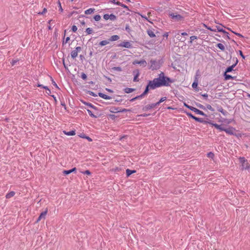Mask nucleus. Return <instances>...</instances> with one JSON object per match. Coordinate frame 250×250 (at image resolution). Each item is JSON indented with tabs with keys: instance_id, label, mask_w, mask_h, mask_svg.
Returning a JSON list of instances; mask_svg holds the SVG:
<instances>
[{
	"instance_id": "f257e3e1",
	"label": "nucleus",
	"mask_w": 250,
	"mask_h": 250,
	"mask_svg": "<svg viewBox=\"0 0 250 250\" xmlns=\"http://www.w3.org/2000/svg\"><path fill=\"white\" fill-rule=\"evenodd\" d=\"M151 81L156 88L163 86H169L170 83L174 82V80L166 76L163 72L158 74L157 78Z\"/></svg>"
},
{
	"instance_id": "f03ea898",
	"label": "nucleus",
	"mask_w": 250,
	"mask_h": 250,
	"mask_svg": "<svg viewBox=\"0 0 250 250\" xmlns=\"http://www.w3.org/2000/svg\"><path fill=\"white\" fill-rule=\"evenodd\" d=\"M156 88L155 87L152 81L151 80H149L148 81L147 84H146V85L145 87V90L141 94L144 97L146 95L149 93V91L150 89L154 90Z\"/></svg>"
},
{
	"instance_id": "7ed1b4c3",
	"label": "nucleus",
	"mask_w": 250,
	"mask_h": 250,
	"mask_svg": "<svg viewBox=\"0 0 250 250\" xmlns=\"http://www.w3.org/2000/svg\"><path fill=\"white\" fill-rule=\"evenodd\" d=\"M168 16L171 19L176 21H179L184 19V17L178 14L177 13L169 12Z\"/></svg>"
},
{
	"instance_id": "20e7f679",
	"label": "nucleus",
	"mask_w": 250,
	"mask_h": 250,
	"mask_svg": "<svg viewBox=\"0 0 250 250\" xmlns=\"http://www.w3.org/2000/svg\"><path fill=\"white\" fill-rule=\"evenodd\" d=\"M236 131L235 128L232 126H229L228 128H225L224 131L226 132V133L230 135H234L237 137H241V134H236L235 131Z\"/></svg>"
},
{
	"instance_id": "39448f33",
	"label": "nucleus",
	"mask_w": 250,
	"mask_h": 250,
	"mask_svg": "<svg viewBox=\"0 0 250 250\" xmlns=\"http://www.w3.org/2000/svg\"><path fill=\"white\" fill-rule=\"evenodd\" d=\"M150 63H151L150 69L152 70H158L161 66V63H160V61H157L156 60H151L150 61Z\"/></svg>"
},
{
	"instance_id": "423d86ee",
	"label": "nucleus",
	"mask_w": 250,
	"mask_h": 250,
	"mask_svg": "<svg viewBox=\"0 0 250 250\" xmlns=\"http://www.w3.org/2000/svg\"><path fill=\"white\" fill-rule=\"evenodd\" d=\"M103 18L105 20H110L112 21H114L116 20L117 17L113 14H111L110 15H109L108 14H105L103 16Z\"/></svg>"
},
{
	"instance_id": "0eeeda50",
	"label": "nucleus",
	"mask_w": 250,
	"mask_h": 250,
	"mask_svg": "<svg viewBox=\"0 0 250 250\" xmlns=\"http://www.w3.org/2000/svg\"><path fill=\"white\" fill-rule=\"evenodd\" d=\"M119 47H124L127 48H131L132 47V44L128 41H124L118 45Z\"/></svg>"
},
{
	"instance_id": "6e6552de",
	"label": "nucleus",
	"mask_w": 250,
	"mask_h": 250,
	"mask_svg": "<svg viewBox=\"0 0 250 250\" xmlns=\"http://www.w3.org/2000/svg\"><path fill=\"white\" fill-rule=\"evenodd\" d=\"M132 63L134 65L140 64L141 66H142L143 67H146L147 65V62L146 61H145L144 59H142L140 61L135 60Z\"/></svg>"
},
{
	"instance_id": "1a4fd4ad",
	"label": "nucleus",
	"mask_w": 250,
	"mask_h": 250,
	"mask_svg": "<svg viewBox=\"0 0 250 250\" xmlns=\"http://www.w3.org/2000/svg\"><path fill=\"white\" fill-rule=\"evenodd\" d=\"M48 212V209L47 208H46L45 210L43 212H42L39 216L38 217V219L36 221V223H38L39 221H40L42 219H45V216L47 214Z\"/></svg>"
},
{
	"instance_id": "9d476101",
	"label": "nucleus",
	"mask_w": 250,
	"mask_h": 250,
	"mask_svg": "<svg viewBox=\"0 0 250 250\" xmlns=\"http://www.w3.org/2000/svg\"><path fill=\"white\" fill-rule=\"evenodd\" d=\"M156 104H155V103L149 104L143 106L142 108V110L143 111H147L151 109L152 108H154Z\"/></svg>"
},
{
	"instance_id": "9b49d317",
	"label": "nucleus",
	"mask_w": 250,
	"mask_h": 250,
	"mask_svg": "<svg viewBox=\"0 0 250 250\" xmlns=\"http://www.w3.org/2000/svg\"><path fill=\"white\" fill-rule=\"evenodd\" d=\"M81 102L84 104L89 106V107L93 109L94 110L97 111L99 110L98 108L90 103L87 102L83 100H81Z\"/></svg>"
},
{
	"instance_id": "f8f14e48",
	"label": "nucleus",
	"mask_w": 250,
	"mask_h": 250,
	"mask_svg": "<svg viewBox=\"0 0 250 250\" xmlns=\"http://www.w3.org/2000/svg\"><path fill=\"white\" fill-rule=\"evenodd\" d=\"M192 111H193L195 112L196 114H198L200 115L203 116L204 117H208V115L204 113L202 111L193 107V108H192Z\"/></svg>"
},
{
	"instance_id": "ddd939ff",
	"label": "nucleus",
	"mask_w": 250,
	"mask_h": 250,
	"mask_svg": "<svg viewBox=\"0 0 250 250\" xmlns=\"http://www.w3.org/2000/svg\"><path fill=\"white\" fill-rule=\"evenodd\" d=\"M77 171L76 167H74L69 170H64L62 171V173L64 175H68L72 172L76 173Z\"/></svg>"
},
{
	"instance_id": "4468645a",
	"label": "nucleus",
	"mask_w": 250,
	"mask_h": 250,
	"mask_svg": "<svg viewBox=\"0 0 250 250\" xmlns=\"http://www.w3.org/2000/svg\"><path fill=\"white\" fill-rule=\"evenodd\" d=\"M98 95L99 97H100L101 98L104 99H105V100H109V99H111L112 98H114L115 97L113 96V97H111V96H109L107 95H106L105 94H104L102 92H99L98 93Z\"/></svg>"
},
{
	"instance_id": "2eb2a0df",
	"label": "nucleus",
	"mask_w": 250,
	"mask_h": 250,
	"mask_svg": "<svg viewBox=\"0 0 250 250\" xmlns=\"http://www.w3.org/2000/svg\"><path fill=\"white\" fill-rule=\"evenodd\" d=\"M133 73L134 75V78H133V81L134 82H138L139 81L138 77L140 75L139 70L138 69H136L133 71Z\"/></svg>"
},
{
	"instance_id": "dca6fc26",
	"label": "nucleus",
	"mask_w": 250,
	"mask_h": 250,
	"mask_svg": "<svg viewBox=\"0 0 250 250\" xmlns=\"http://www.w3.org/2000/svg\"><path fill=\"white\" fill-rule=\"evenodd\" d=\"M223 76L225 80H235L236 78V76H232L228 74L227 73H226L225 72H224Z\"/></svg>"
},
{
	"instance_id": "f3484780",
	"label": "nucleus",
	"mask_w": 250,
	"mask_h": 250,
	"mask_svg": "<svg viewBox=\"0 0 250 250\" xmlns=\"http://www.w3.org/2000/svg\"><path fill=\"white\" fill-rule=\"evenodd\" d=\"M198 80L196 77L194 82H193L192 84V87L193 89H194L196 91H199V88H198Z\"/></svg>"
},
{
	"instance_id": "a211bd4d",
	"label": "nucleus",
	"mask_w": 250,
	"mask_h": 250,
	"mask_svg": "<svg viewBox=\"0 0 250 250\" xmlns=\"http://www.w3.org/2000/svg\"><path fill=\"white\" fill-rule=\"evenodd\" d=\"M63 133L64 134L67 136H74L76 134V130H72L69 131H67L66 130H63Z\"/></svg>"
},
{
	"instance_id": "6ab92c4d",
	"label": "nucleus",
	"mask_w": 250,
	"mask_h": 250,
	"mask_svg": "<svg viewBox=\"0 0 250 250\" xmlns=\"http://www.w3.org/2000/svg\"><path fill=\"white\" fill-rule=\"evenodd\" d=\"M87 111L88 113L89 116L93 118H97L98 117L101 116V114L97 113V115L94 114L92 112L88 109H87Z\"/></svg>"
},
{
	"instance_id": "aec40b11",
	"label": "nucleus",
	"mask_w": 250,
	"mask_h": 250,
	"mask_svg": "<svg viewBox=\"0 0 250 250\" xmlns=\"http://www.w3.org/2000/svg\"><path fill=\"white\" fill-rule=\"evenodd\" d=\"M109 111L113 113H118L119 112V107L115 106L111 107L109 109Z\"/></svg>"
},
{
	"instance_id": "412c9836",
	"label": "nucleus",
	"mask_w": 250,
	"mask_h": 250,
	"mask_svg": "<svg viewBox=\"0 0 250 250\" xmlns=\"http://www.w3.org/2000/svg\"><path fill=\"white\" fill-rule=\"evenodd\" d=\"M214 29H215V32H222L223 33H227V32L226 31H225L223 28H221L219 26H216Z\"/></svg>"
},
{
	"instance_id": "4be33fe9",
	"label": "nucleus",
	"mask_w": 250,
	"mask_h": 250,
	"mask_svg": "<svg viewBox=\"0 0 250 250\" xmlns=\"http://www.w3.org/2000/svg\"><path fill=\"white\" fill-rule=\"evenodd\" d=\"M136 172V170H131L128 168L126 169V177H129L132 174L135 173Z\"/></svg>"
},
{
	"instance_id": "5701e85b",
	"label": "nucleus",
	"mask_w": 250,
	"mask_h": 250,
	"mask_svg": "<svg viewBox=\"0 0 250 250\" xmlns=\"http://www.w3.org/2000/svg\"><path fill=\"white\" fill-rule=\"evenodd\" d=\"M120 39V37L118 35H115L111 36V37L108 39L109 42H113L117 41Z\"/></svg>"
},
{
	"instance_id": "b1692460",
	"label": "nucleus",
	"mask_w": 250,
	"mask_h": 250,
	"mask_svg": "<svg viewBox=\"0 0 250 250\" xmlns=\"http://www.w3.org/2000/svg\"><path fill=\"white\" fill-rule=\"evenodd\" d=\"M143 98H144L142 94H141L140 95H138V96H136V97L131 99L129 100V101L130 102H133L135 101V100L142 99Z\"/></svg>"
},
{
	"instance_id": "393cba45",
	"label": "nucleus",
	"mask_w": 250,
	"mask_h": 250,
	"mask_svg": "<svg viewBox=\"0 0 250 250\" xmlns=\"http://www.w3.org/2000/svg\"><path fill=\"white\" fill-rule=\"evenodd\" d=\"M15 194V192L14 191H11L6 194L5 197L7 199H9L13 197Z\"/></svg>"
},
{
	"instance_id": "a878e982",
	"label": "nucleus",
	"mask_w": 250,
	"mask_h": 250,
	"mask_svg": "<svg viewBox=\"0 0 250 250\" xmlns=\"http://www.w3.org/2000/svg\"><path fill=\"white\" fill-rule=\"evenodd\" d=\"M135 90V88L126 87L124 89V91L126 93H130Z\"/></svg>"
},
{
	"instance_id": "bb28decb",
	"label": "nucleus",
	"mask_w": 250,
	"mask_h": 250,
	"mask_svg": "<svg viewBox=\"0 0 250 250\" xmlns=\"http://www.w3.org/2000/svg\"><path fill=\"white\" fill-rule=\"evenodd\" d=\"M235 67L234 65H231L230 66H229V67H228L226 70H225V72L226 73H229V72H232V71L234 70V68Z\"/></svg>"
},
{
	"instance_id": "cd10ccee",
	"label": "nucleus",
	"mask_w": 250,
	"mask_h": 250,
	"mask_svg": "<svg viewBox=\"0 0 250 250\" xmlns=\"http://www.w3.org/2000/svg\"><path fill=\"white\" fill-rule=\"evenodd\" d=\"M95 10V9L94 8H89V9L86 10L84 11V13H85V14H86V15L91 14L94 13Z\"/></svg>"
},
{
	"instance_id": "c85d7f7f",
	"label": "nucleus",
	"mask_w": 250,
	"mask_h": 250,
	"mask_svg": "<svg viewBox=\"0 0 250 250\" xmlns=\"http://www.w3.org/2000/svg\"><path fill=\"white\" fill-rule=\"evenodd\" d=\"M116 5L122 7L123 8L125 9L127 11H131V10L129 9L128 6H127V5H126L125 4L120 2V3H116Z\"/></svg>"
},
{
	"instance_id": "c756f323",
	"label": "nucleus",
	"mask_w": 250,
	"mask_h": 250,
	"mask_svg": "<svg viewBox=\"0 0 250 250\" xmlns=\"http://www.w3.org/2000/svg\"><path fill=\"white\" fill-rule=\"evenodd\" d=\"M147 33L150 38H154L156 37L155 33L152 30H147Z\"/></svg>"
},
{
	"instance_id": "7c9ffc66",
	"label": "nucleus",
	"mask_w": 250,
	"mask_h": 250,
	"mask_svg": "<svg viewBox=\"0 0 250 250\" xmlns=\"http://www.w3.org/2000/svg\"><path fill=\"white\" fill-rule=\"evenodd\" d=\"M79 136L81 138H82L86 139L89 142H92V139L90 137H89L88 136L85 135L84 134H81V135H79Z\"/></svg>"
},
{
	"instance_id": "2f4dec72",
	"label": "nucleus",
	"mask_w": 250,
	"mask_h": 250,
	"mask_svg": "<svg viewBox=\"0 0 250 250\" xmlns=\"http://www.w3.org/2000/svg\"><path fill=\"white\" fill-rule=\"evenodd\" d=\"M109 43V42L108 40H104V41L100 42L99 43V45L101 46H104V45L108 44Z\"/></svg>"
},
{
	"instance_id": "473e14b6",
	"label": "nucleus",
	"mask_w": 250,
	"mask_h": 250,
	"mask_svg": "<svg viewBox=\"0 0 250 250\" xmlns=\"http://www.w3.org/2000/svg\"><path fill=\"white\" fill-rule=\"evenodd\" d=\"M78 52L75 49L74 50H72L71 52V57L73 59H75L78 56Z\"/></svg>"
},
{
	"instance_id": "72a5a7b5",
	"label": "nucleus",
	"mask_w": 250,
	"mask_h": 250,
	"mask_svg": "<svg viewBox=\"0 0 250 250\" xmlns=\"http://www.w3.org/2000/svg\"><path fill=\"white\" fill-rule=\"evenodd\" d=\"M194 120L196 122L205 124V120H203L202 118L197 117L195 116Z\"/></svg>"
},
{
	"instance_id": "f704fd0d",
	"label": "nucleus",
	"mask_w": 250,
	"mask_h": 250,
	"mask_svg": "<svg viewBox=\"0 0 250 250\" xmlns=\"http://www.w3.org/2000/svg\"><path fill=\"white\" fill-rule=\"evenodd\" d=\"M166 100H167V97H162L159 100V101L158 102H157V103H155V104H156V106L159 105L161 103L164 102Z\"/></svg>"
},
{
	"instance_id": "c9c22d12",
	"label": "nucleus",
	"mask_w": 250,
	"mask_h": 250,
	"mask_svg": "<svg viewBox=\"0 0 250 250\" xmlns=\"http://www.w3.org/2000/svg\"><path fill=\"white\" fill-rule=\"evenodd\" d=\"M216 46L217 47H218V48H219L222 51H224L225 49V47L224 45L223 44L221 43H217L216 45Z\"/></svg>"
},
{
	"instance_id": "e433bc0d",
	"label": "nucleus",
	"mask_w": 250,
	"mask_h": 250,
	"mask_svg": "<svg viewBox=\"0 0 250 250\" xmlns=\"http://www.w3.org/2000/svg\"><path fill=\"white\" fill-rule=\"evenodd\" d=\"M185 113L186 115L189 117L194 120L195 118V116H194L192 113L189 112L185 111Z\"/></svg>"
},
{
	"instance_id": "4c0bfd02",
	"label": "nucleus",
	"mask_w": 250,
	"mask_h": 250,
	"mask_svg": "<svg viewBox=\"0 0 250 250\" xmlns=\"http://www.w3.org/2000/svg\"><path fill=\"white\" fill-rule=\"evenodd\" d=\"M195 105L198 107H199V108H201L202 109H203V110H206V108L205 106H204L203 105L199 104V103H195Z\"/></svg>"
},
{
	"instance_id": "58836bf2",
	"label": "nucleus",
	"mask_w": 250,
	"mask_h": 250,
	"mask_svg": "<svg viewBox=\"0 0 250 250\" xmlns=\"http://www.w3.org/2000/svg\"><path fill=\"white\" fill-rule=\"evenodd\" d=\"M125 30L128 33H130L131 31V29L128 24H125Z\"/></svg>"
},
{
	"instance_id": "ea45409f",
	"label": "nucleus",
	"mask_w": 250,
	"mask_h": 250,
	"mask_svg": "<svg viewBox=\"0 0 250 250\" xmlns=\"http://www.w3.org/2000/svg\"><path fill=\"white\" fill-rule=\"evenodd\" d=\"M93 19L95 21H98L101 20V17L100 15H96L94 16Z\"/></svg>"
},
{
	"instance_id": "a19ab883",
	"label": "nucleus",
	"mask_w": 250,
	"mask_h": 250,
	"mask_svg": "<svg viewBox=\"0 0 250 250\" xmlns=\"http://www.w3.org/2000/svg\"><path fill=\"white\" fill-rule=\"evenodd\" d=\"M85 32L87 34L89 35L92 34L93 30L91 28L88 27L86 29Z\"/></svg>"
},
{
	"instance_id": "79ce46f5",
	"label": "nucleus",
	"mask_w": 250,
	"mask_h": 250,
	"mask_svg": "<svg viewBox=\"0 0 250 250\" xmlns=\"http://www.w3.org/2000/svg\"><path fill=\"white\" fill-rule=\"evenodd\" d=\"M122 170V168L120 167H116L113 169H112V171H113L115 173H118Z\"/></svg>"
},
{
	"instance_id": "37998d69",
	"label": "nucleus",
	"mask_w": 250,
	"mask_h": 250,
	"mask_svg": "<svg viewBox=\"0 0 250 250\" xmlns=\"http://www.w3.org/2000/svg\"><path fill=\"white\" fill-rule=\"evenodd\" d=\"M240 162L242 164H245V162L247 161V160L244 157H240L239 158Z\"/></svg>"
},
{
	"instance_id": "c03bdc74",
	"label": "nucleus",
	"mask_w": 250,
	"mask_h": 250,
	"mask_svg": "<svg viewBox=\"0 0 250 250\" xmlns=\"http://www.w3.org/2000/svg\"><path fill=\"white\" fill-rule=\"evenodd\" d=\"M112 69L117 71H121L122 68L120 66H115L112 68Z\"/></svg>"
},
{
	"instance_id": "a18cd8bd",
	"label": "nucleus",
	"mask_w": 250,
	"mask_h": 250,
	"mask_svg": "<svg viewBox=\"0 0 250 250\" xmlns=\"http://www.w3.org/2000/svg\"><path fill=\"white\" fill-rule=\"evenodd\" d=\"M79 12H77V11H73L72 12H71L70 13H69V14L68 15V18H70L71 17H72L74 14H78Z\"/></svg>"
},
{
	"instance_id": "49530a36",
	"label": "nucleus",
	"mask_w": 250,
	"mask_h": 250,
	"mask_svg": "<svg viewBox=\"0 0 250 250\" xmlns=\"http://www.w3.org/2000/svg\"><path fill=\"white\" fill-rule=\"evenodd\" d=\"M227 29L228 30H230L233 33H234L236 35H237V36H239L240 37H241V38H243L244 37V36L242 35H241V34L237 33V32H235L234 31H233L231 30L229 28H227Z\"/></svg>"
},
{
	"instance_id": "de8ad7c7",
	"label": "nucleus",
	"mask_w": 250,
	"mask_h": 250,
	"mask_svg": "<svg viewBox=\"0 0 250 250\" xmlns=\"http://www.w3.org/2000/svg\"><path fill=\"white\" fill-rule=\"evenodd\" d=\"M81 78L83 80H86L87 79V76L86 74H85L83 72L81 74Z\"/></svg>"
},
{
	"instance_id": "09e8293b",
	"label": "nucleus",
	"mask_w": 250,
	"mask_h": 250,
	"mask_svg": "<svg viewBox=\"0 0 250 250\" xmlns=\"http://www.w3.org/2000/svg\"><path fill=\"white\" fill-rule=\"evenodd\" d=\"M197 39V37L196 36H192L190 37V41L189 42V43H191L192 41L194 40Z\"/></svg>"
},
{
	"instance_id": "8fccbe9b",
	"label": "nucleus",
	"mask_w": 250,
	"mask_h": 250,
	"mask_svg": "<svg viewBox=\"0 0 250 250\" xmlns=\"http://www.w3.org/2000/svg\"><path fill=\"white\" fill-rule=\"evenodd\" d=\"M206 108L210 110L211 111H214V109L212 108V107L210 104H207L206 105Z\"/></svg>"
},
{
	"instance_id": "3c124183",
	"label": "nucleus",
	"mask_w": 250,
	"mask_h": 250,
	"mask_svg": "<svg viewBox=\"0 0 250 250\" xmlns=\"http://www.w3.org/2000/svg\"><path fill=\"white\" fill-rule=\"evenodd\" d=\"M204 26L210 31H214V32L215 31V29H214V28H212L211 27L208 26L207 25H206L205 24H204Z\"/></svg>"
},
{
	"instance_id": "603ef678",
	"label": "nucleus",
	"mask_w": 250,
	"mask_h": 250,
	"mask_svg": "<svg viewBox=\"0 0 250 250\" xmlns=\"http://www.w3.org/2000/svg\"><path fill=\"white\" fill-rule=\"evenodd\" d=\"M87 93L93 97L97 96V95L96 94H95L94 92L91 91H88L87 92Z\"/></svg>"
},
{
	"instance_id": "864d4df0",
	"label": "nucleus",
	"mask_w": 250,
	"mask_h": 250,
	"mask_svg": "<svg viewBox=\"0 0 250 250\" xmlns=\"http://www.w3.org/2000/svg\"><path fill=\"white\" fill-rule=\"evenodd\" d=\"M70 40V37H67L66 38H65V41H63L62 42V45H64V44H66Z\"/></svg>"
},
{
	"instance_id": "5fc2aeb1",
	"label": "nucleus",
	"mask_w": 250,
	"mask_h": 250,
	"mask_svg": "<svg viewBox=\"0 0 250 250\" xmlns=\"http://www.w3.org/2000/svg\"><path fill=\"white\" fill-rule=\"evenodd\" d=\"M184 106L186 107L187 108L189 109L191 111H192V108H193V106H190V105L188 104H186V103H184Z\"/></svg>"
},
{
	"instance_id": "6e6d98bb",
	"label": "nucleus",
	"mask_w": 250,
	"mask_h": 250,
	"mask_svg": "<svg viewBox=\"0 0 250 250\" xmlns=\"http://www.w3.org/2000/svg\"><path fill=\"white\" fill-rule=\"evenodd\" d=\"M207 156L208 158H213L214 157V154L212 152H209L208 153Z\"/></svg>"
},
{
	"instance_id": "4d7b16f0",
	"label": "nucleus",
	"mask_w": 250,
	"mask_h": 250,
	"mask_svg": "<svg viewBox=\"0 0 250 250\" xmlns=\"http://www.w3.org/2000/svg\"><path fill=\"white\" fill-rule=\"evenodd\" d=\"M58 5H59V11L61 13L62 12L63 9L62 7L61 3L60 0L58 1Z\"/></svg>"
},
{
	"instance_id": "13d9d810",
	"label": "nucleus",
	"mask_w": 250,
	"mask_h": 250,
	"mask_svg": "<svg viewBox=\"0 0 250 250\" xmlns=\"http://www.w3.org/2000/svg\"><path fill=\"white\" fill-rule=\"evenodd\" d=\"M83 174H86L88 175H90L91 174V172L89 170H86L82 172Z\"/></svg>"
},
{
	"instance_id": "bf43d9fd",
	"label": "nucleus",
	"mask_w": 250,
	"mask_h": 250,
	"mask_svg": "<svg viewBox=\"0 0 250 250\" xmlns=\"http://www.w3.org/2000/svg\"><path fill=\"white\" fill-rule=\"evenodd\" d=\"M214 123H213V121H206L205 120V124H209V125H211L212 126H213V125H214Z\"/></svg>"
},
{
	"instance_id": "052dcab7",
	"label": "nucleus",
	"mask_w": 250,
	"mask_h": 250,
	"mask_svg": "<svg viewBox=\"0 0 250 250\" xmlns=\"http://www.w3.org/2000/svg\"><path fill=\"white\" fill-rule=\"evenodd\" d=\"M77 29H78L77 27L75 25H73L71 27V30L73 32H76L77 31Z\"/></svg>"
},
{
	"instance_id": "680f3d73",
	"label": "nucleus",
	"mask_w": 250,
	"mask_h": 250,
	"mask_svg": "<svg viewBox=\"0 0 250 250\" xmlns=\"http://www.w3.org/2000/svg\"><path fill=\"white\" fill-rule=\"evenodd\" d=\"M216 108H217V110L220 112L224 109L223 108V107L221 105H216Z\"/></svg>"
},
{
	"instance_id": "e2e57ef3",
	"label": "nucleus",
	"mask_w": 250,
	"mask_h": 250,
	"mask_svg": "<svg viewBox=\"0 0 250 250\" xmlns=\"http://www.w3.org/2000/svg\"><path fill=\"white\" fill-rule=\"evenodd\" d=\"M62 63H63V66H64V68L65 69V70H68L67 65H66L65 63L64 58L62 59Z\"/></svg>"
},
{
	"instance_id": "0e129e2a",
	"label": "nucleus",
	"mask_w": 250,
	"mask_h": 250,
	"mask_svg": "<svg viewBox=\"0 0 250 250\" xmlns=\"http://www.w3.org/2000/svg\"><path fill=\"white\" fill-rule=\"evenodd\" d=\"M216 129L219 130L220 131H224L225 128L222 126V125H218Z\"/></svg>"
},
{
	"instance_id": "69168bd1",
	"label": "nucleus",
	"mask_w": 250,
	"mask_h": 250,
	"mask_svg": "<svg viewBox=\"0 0 250 250\" xmlns=\"http://www.w3.org/2000/svg\"><path fill=\"white\" fill-rule=\"evenodd\" d=\"M199 94L201 95L202 96H203L205 100H207L208 97V95L207 93H204V94L200 93Z\"/></svg>"
},
{
	"instance_id": "338daca9",
	"label": "nucleus",
	"mask_w": 250,
	"mask_h": 250,
	"mask_svg": "<svg viewBox=\"0 0 250 250\" xmlns=\"http://www.w3.org/2000/svg\"><path fill=\"white\" fill-rule=\"evenodd\" d=\"M61 104L62 106H63L65 110H66V106L65 105V102L63 101H61Z\"/></svg>"
},
{
	"instance_id": "774afa93",
	"label": "nucleus",
	"mask_w": 250,
	"mask_h": 250,
	"mask_svg": "<svg viewBox=\"0 0 250 250\" xmlns=\"http://www.w3.org/2000/svg\"><path fill=\"white\" fill-rule=\"evenodd\" d=\"M46 12H47V9H46V8H44L43 9L42 11V12H39V13H38V14H39V15H43V14H45Z\"/></svg>"
}]
</instances>
